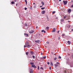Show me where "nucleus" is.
Listing matches in <instances>:
<instances>
[{
	"mask_svg": "<svg viewBox=\"0 0 73 73\" xmlns=\"http://www.w3.org/2000/svg\"><path fill=\"white\" fill-rule=\"evenodd\" d=\"M67 61H69V59H67Z\"/></svg>",
	"mask_w": 73,
	"mask_h": 73,
	"instance_id": "obj_44",
	"label": "nucleus"
},
{
	"mask_svg": "<svg viewBox=\"0 0 73 73\" xmlns=\"http://www.w3.org/2000/svg\"><path fill=\"white\" fill-rule=\"evenodd\" d=\"M49 62H47V64H48V65H49Z\"/></svg>",
	"mask_w": 73,
	"mask_h": 73,
	"instance_id": "obj_43",
	"label": "nucleus"
},
{
	"mask_svg": "<svg viewBox=\"0 0 73 73\" xmlns=\"http://www.w3.org/2000/svg\"><path fill=\"white\" fill-rule=\"evenodd\" d=\"M24 26L25 27H27V24L26 23H25Z\"/></svg>",
	"mask_w": 73,
	"mask_h": 73,
	"instance_id": "obj_18",
	"label": "nucleus"
},
{
	"mask_svg": "<svg viewBox=\"0 0 73 73\" xmlns=\"http://www.w3.org/2000/svg\"><path fill=\"white\" fill-rule=\"evenodd\" d=\"M44 33H45L46 32L45 31H44Z\"/></svg>",
	"mask_w": 73,
	"mask_h": 73,
	"instance_id": "obj_47",
	"label": "nucleus"
},
{
	"mask_svg": "<svg viewBox=\"0 0 73 73\" xmlns=\"http://www.w3.org/2000/svg\"><path fill=\"white\" fill-rule=\"evenodd\" d=\"M35 41L36 43H39L40 42V41L39 40H35Z\"/></svg>",
	"mask_w": 73,
	"mask_h": 73,
	"instance_id": "obj_6",
	"label": "nucleus"
},
{
	"mask_svg": "<svg viewBox=\"0 0 73 73\" xmlns=\"http://www.w3.org/2000/svg\"><path fill=\"white\" fill-rule=\"evenodd\" d=\"M61 21H62V22H63V21H64V19H62L61 20Z\"/></svg>",
	"mask_w": 73,
	"mask_h": 73,
	"instance_id": "obj_21",
	"label": "nucleus"
},
{
	"mask_svg": "<svg viewBox=\"0 0 73 73\" xmlns=\"http://www.w3.org/2000/svg\"><path fill=\"white\" fill-rule=\"evenodd\" d=\"M33 59H35V56L34 55L33 56Z\"/></svg>",
	"mask_w": 73,
	"mask_h": 73,
	"instance_id": "obj_19",
	"label": "nucleus"
},
{
	"mask_svg": "<svg viewBox=\"0 0 73 73\" xmlns=\"http://www.w3.org/2000/svg\"><path fill=\"white\" fill-rule=\"evenodd\" d=\"M37 26L36 27V29H37Z\"/></svg>",
	"mask_w": 73,
	"mask_h": 73,
	"instance_id": "obj_55",
	"label": "nucleus"
},
{
	"mask_svg": "<svg viewBox=\"0 0 73 73\" xmlns=\"http://www.w3.org/2000/svg\"><path fill=\"white\" fill-rule=\"evenodd\" d=\"M72 57H73V56L72 55Z\"/></svg>",
	"mask_w": 73,
	"mask_h": 73,
	"instance_id": "obj_57",
	"label": "nucleus"
},
{
	"mask_svg": "<svg viewBox=\"0 0 73 73\" xmlns=\"http://www.w3.org/2000/svg\"><path fill=\"white\" fill-rule=\"evenodd\" d=\"M59 1H61V0H59Z\"/></svg>",
	"mask_w": 73,
	"mask_h": 73,
	"instance_id": "obj_49",
	"label": "nucleus"
},
{
	"mask_svg": "<svg viewBox=\"0 0 73 73\" xmlns=\"http://www.w3.org/2000/svg\"><path fill=\"white\" fill-rule=\"evenodd\" d=\"M42 7V6H40V7Z\"/></svg>",
	"mask_w": 73,
	"mask_h": 73,
	"instance_id": "obj_51",
	"label": "nucleus"
},
{
	"mask_svg": "<svg viewBox=\"0 0 73 73\" xmlns=\"http://www.w3.org/2000/svg\"><path fill=\"white\" fill-rule=\"evenodd\" d=\"M67 42L68 44L69 45H70V44H71V43L69 41H68Z\"/></svg>",
	"mask_w": 73,
	"mask_h": 73,
	"instance_id": "obj_14",
	"label": "nucleus"
},
{
	"mask_svg": "<svg viewBox=\"0 0 73 73\" xmlns=\"http://www.w3.org/2000/svg\"><path fill=\"white\" fill-rule=\"evenodd\" d=\"M54 67L55 68H56V67H57L58 66V65L57 64H55L54 65Z\"/></svg>",
	"mask_w": 73,
	"mask_h": 73,
	"instance_id": "obj_9",
	"label": "nucleus"
},
{
	"mask_svg": "<svg viewBox=\"0 0 73 73\" xmlns=\"http://www.w3.org/2000/svg\"><path fill=\"white\" fill-rule=\"evenodd\" d=\"M56 64H58V65H59L60 64V63L58 62H57Z\"/></svg>",
	"mask_w": 73,
	"mask_h": 73,
	"instance_id": "obj_29",
	"label": "nucleus"
},
{
	"mask_svg": "<svg viewBox=\"0 0 73 73\" xmlns=\"http://www.w3.org/2000/svg\"><path fill=\"white\" fill-rule=\"evenodd\" d=\"M32 67H33V68H36V67L34 64L32 65Z\"/></svg>",
	"mask_w": 73,
	"mask_h": 73,
	"instance_id": "obj_4",
	"label": "nucleus"
},
{
	"mask_svg": "<svg viewBox=\"0 0 73 73\" xmlns=\"http://www.w3.org/2000/svg\"><path fill=\"white\" fill-rule=\"evenodd\" d=\"M39 73H40L39 72Z\"/></svg>",
	"mask_w": 73,
	"mask_h": 73,
	"instance_id": "obj_59",
	"label": "nucleus"
},
{
	"mask_svg": "<svg viewBox=\"0 0 73 73\" xmlns=\"http://www.w3.org/2000/svg\"><path fill=\"white\" fill-rule=\"evenodd\" d=\"M51 66H53V63L52 62H50V64Z\"/></svg>",
	"mask_w": 73,
	"mask_h": 73,
	"instance_id": "obj_13",
	"label": "nucleus"
},
{
	"mask_svg": "<svg viewBox=\"0 0 73 73\" xmlns=\"http://www.w3.org/2000/svg\"><path fill=\"white\" fill-rule=\"evenodd\" d=\"M51 53L52 54H53V52H51Z\"/></svg>",
	"mask_w": 73,
	"mask_h": 73,
	"instance_id": "obj_45",
	"label": "nucleus"
},
{
	"mask_svg": "<svg viewBox=\"0 0 73 73\" xmlns=\"http://www.w3.org/2000/svg\"><path fill=\"white\" fill-rule=\"evenodd\" d=\"M68 28H70V25H68Z\"/></svg>",
	"mask_w": 73,
	"mask_h": 73,
	"instance_id": "obj_30",
	"label": "nucleus"
},
{
	"mask_svg": "<svg viewBox=\"0 0 73 73\" xmlns=\"http://www.w3.org/2000/svg\"><path fill=\"white\" fill-rule=\"evenodd\" d=\"M44 30H43L41 31L42 32H43Z\"/></svg>",
	"mask_w": 73,
	"mask_h": 73,
	"instance_id": "obj_38",
	"label": "nucleus"
},
{
	"mask_svg": "<svg viewBox=\"0 0 73 73\" xmlns=\"http://www.w3.org/2000/svg\"><path fill=\"white\" fill-rule=\"evenodd\" d=\"M49 69L50 70H51V67H50Z\"/></svg>",
	"mask_w": 73,
	"mask_h": 73,
	"instance_id": "obj_34",
	"label": "nucleus"
},
{
	"mask_svg": "<svg viewBox=\"0 0 73 73\" xmlns=\"http://www.w3.org/2000/svg\"><path fill=\"white\" fill-rule=\"evenodd\" d=\"M72 31H73V29H72Z\"/></svg>",
	"mask_w": 73,
	"mask_h": 73,
	"instance_id": "obj_53",
	"label": "nucleus"
},
{
	"mask_svg": "<svg viewBox=\"0 0 73 73\" xmlns=\"http://www.w3.org/2000/svg\"><path fill=\"white\" fill-rule=\"evenodd\" d=\"M47 18L48 19V21H49V19H48V16H47Z\"/></svg>",
	"mask_w": 73,
	"mask_h": 73,
	"instance_id": "obj_37",
	"label": "nucleus"
},
{
	"mask_svg": "<svg viewBox=\"0 0 73 73\" xmlns=\"http://www.w3.org/2000/svg\"><path fill=\"white\" fill-rule=\"evenodd\" d=\"M60 36H59L58 38V40H60Z\"/></svg>",
	"mask_w": 73,
	"mask_h": 73,
	"instance_id": "obj_24",
	"label": "nucleus"
},
{
	"mask_svg": "<svg viewBox=\"0 0 73 73\" xmlns=\"http://www.w3.org/2000/svg\"><path fill=\"white\" fill-rule=\"evenodd\" d=\"M26 55H28V54L29 53L28 52H26Z\"/></svg>",
	"mask_w": 73,
	"mask_h": 73,
	"instance_id": "obj_22",
	"label": "nucleus"
},
{
	"mask_svg": "<svg viewBox=\"0 0 73 73\" xmlns=\"http://www.w3.org/2000/svg\"><path fill=\"white\" fill-rule=\"evenodd\" d=\"M44 9H45V7H42L41 8V9L42 10Z\"/></svg>",
	"mask_w": 73,
	"mask_h": 73,
	"instance_id": "obj_25",
	"label": "nucleus"
},
{
	"mask_svg": "<svg viewBox=\"0 0 73 73\" xmlns=\"http://www.w3.org/2000/svg\"><path fill=\"white\" fill-rule=\"evenodd\" d=\"M68 23H69V22H70V21H68Z\"/></svg>",
	"mask_w": 73,
	"mask_h": 73,
	"instance_id": "obj_50",
	"label": "nucleus"
},
{
	"mask_svg": "<svg viewBox=\"0 0 73 73\" xmlns=\"http://www.w3.org/2000/svg\"><path fill=\"white\" fill-rule=\"evenodd\" d=\"M56 32V29L54 28L53 30L52 31V32Z\"/></svg>",
	"mask_w": 73,
	"mask_h": 73,
	"instance_id": "obj_3",
	"label": "nucleus"
},
{
	"mask_svg": "<svg viewBox=\"0 0 73 73\" xmlns=\"http://www.w3.org/2000/svg\"><path fill=\"white\" fill-rule=\"evenodd\" d=\"M72 11L71 10V9H69L68 10V12H69V13H70Z\"/></svg>",
	"mask_w": 73,
	"mask_h": 73,
	"instance_id": "obj_8",
	"label": "nucleus"
},
{
	"mask_svg": "<svg viewBox=\"0 0 73 73\" xmlns=\"http://www.w3.org/2000/svg\"><path fill=\"white\" fill-rule=\"evenodd\" d=\"M49 29V28L48 27H46V29Z\"/></svg>",
	"mask_w": 73,
	"mask_h": 73,
	"instance_id": "obj_15",
	"label": "nucleus"
},
{
	"mask_svg": "<svg viewBox=\"0 0 73 73\" xmlns=\"http://www.w3.org/2000/svg\"><path fill=\"white\" fill-rule=\"evenodd\" d=\"M29 44V43L28 42H26V43L25 44L27 46V48H30V45L28 44Z\"/></svg>",
	"mask_w": 73,
	"mask_h": 73,
	"instance_id": "obj_1",
	"label": "nucleus"
},
{
	"mask_svg": "<svg viewBox=\"0 0 73 73\" xmlns=\"http://www.w3.org/2000/svg\"><path fill=\"white\" fill-rule=\"evenodd\" d=\"M62 36H65V34H63L62 35Z\"/></svg>",
	"mask_w": 73,
	"mask_h": 73,
	"instance_id": "obj_39",
	"label": "nucleus"
},
{
	"mask_svg": "<svg viewBox=\"0 0 73 73\" xmlns=\"http://www.w3.org/2000/svg\"><path fill=\"white\" fill-rule=\"evenodd\" d=\"M33 4H35V3H33Z\"/></svg>",
	"mask_w": 73,
	"mask_h": 73,
	"instance_id": "obj_54",
	"label": "nucleus"
},
{
	"mask_svg": "<svg viewBox=\"0 0 73 73\" xmlns=\"http://www.w3.org/2000/svg\"><path fill=\"white\" fill-rule=\"evenodd\" d=\"M24 35L25 36H28L29 35L27 33H25Z\"/></svg>",
	"mask_w": 73,
	"mask_h": 73,
	"instance_id": "obj_10",
	"label": "nucleus"
},
{
	"mask_svg": "<svg viewBox=\"0 0 73 73\" xmlns=\"http://www.w3.org/2000/svg\"><path fill=\"white\" fill-rule=\"evenodd\" d=\"M38 70H39V66H38Z\"/></svg>",
	"mask_w": 73,
	"mask_h": 73,
	"instance_id": "obj_46",
	"label": "nucleus"
},
{
	"mask_svg": "<svg viewBox=\"0 0 73 73\" xmlns=\"http://www.w3.org/2000/svg\"><path fill=\"white\" fill-rule=\"evenodd\" d=\"M11 3L12 4H15V2L13 1H12L11 2Z\"/></svg>",
	"mask_w": 73,
	"mask_h": 73,
	"instance_id": "obj_20",
	"label": "nucleus"
},
{
	"mask_svg": "<svg viewBox=\"0 0 73 73\" xmlns=\"http://www.w3.org/2000/svg\"><path fill=\"white\" fill-rule=\"evenodd\" d=\"M64 73H67V72H66V71H64Z\"/></svg>",
	"mask_w": 73,
	"mask_h": 73,
	"instance_id": "obj_40",
	"label": "nucleus"
},
{
	"mask_svg": "<svg viewBox=\"0 0 73 73\" xmlns=\"http://www.w3.org/2000/svg\"><path fill=\"white\" fill-rule=\"evenodd\" d=\"M58 58L59 59H61V56H59Z\"/></svg>",
	"mask_w": 73,
	"mask_h": 73,
	"instance_id": "obj_27",
	"label": "nucleus"
},
{
	"mask_svg": "<svg viewBox=\"0 0 73 73\" xmlns=\"http://www.w3.org/2000/svg\"><path fill=\"white\" fill-rule=\"evenodd\" d=\"M70 54H68V55H69Z\"/></svg>",
	"mask_w": 73,
	"mask_h": 73,
	"instance_id": "obj_58",
	"label": "nucleus"
},
{
	"mask_svg": "<svg viewBox=\"0 0 73 73\" xmlns=\"http://www.w3.org/2000/svg\"><path fill=\"white\" fill-rule=\"evenodd\" d=\"M30 73H33V71H32V69H31L30 70Z\"/></svg>",
	"mask_w": 73,
	"mask_h": 73,
	"instance_id": "obj_11",
	"label": "nucleus"
},
{
	"mask_svg": "<svg viewBox=\"0 0 73 73\" xmlns=\"http://www.w3.org/2000/svg\"><path fill=\"white\" fill-rule=\"evenodd\" d=\"M45 13V11L43 10L42 11V14H44Z\"/></svg>",
	"mask_w": 73,
	"mask_h": 73,
	"instance_id": "obj_7",
	"label": "nucleus"
},
{
	"mask_svg": "<svg viewBox=\"0 0 73 73\" xmlns=\"http://www.w3.org/2000/svg\"><path fill=\"white\" fill-rule=\"evenodd\" d=\"M34 32V31H33V30H32V31H31L29 33H33Z\"/></svg>",
	"mask_w": 73,
	"mask_h": 73,
	"instance_id": "obj_12",
	"label": "nucleus"
},
{
	"mask_svg": "<svg viewBox=\"0 0 73 73\" xmlns=\"http://www.w3.org/2000/svg\"><path fill=\"white\" fill-rule=\"evenodd\" d=\"M41 4H42V5H44V2H41Z\"/></svg>",
	"mask_w": 73,
	"mask_h": 73,
	"instance_id": "obj_17",
	"label": "nucleus"
},
{
	"mask_svg": "<svg viewBox=\"0 0 73 73\" xmlns=\"http://www.w3.org/2000/svg\"><path fill=\"white\" fill-rule=\"evenodd\" d=\"M71 7H72V8H73V5H71Z\"/></svg>",
	"mask_w": 73,
	"mask_h": 73,
	"instance_id": "obj_41",
	"label": "nucleus"
},
{
	"mask_svg": "<svg viewBox=\"0 0 73 73\" xmlns=\"http://www.w3.org/2000/svg\"><path fill=\"white\" fill-rule=\"evenodd\" d=\"M26 47H27V46L26 45L24 46V48H26Z\"/></svg>",
	"mask_w": 73,
	"mask_h": 73,
	"instance_id": "obj_36",
	"label": "nucleus"
},
{
	"mask_svg": "<svg viewBox=\"0 0 73 73\" xmlns=\"http://www.w3.org/2000/svg\"><path fill=\"white\" fill-rule=\"evenodd\" d=\"M46 44H49V42H46Z\"/></svg>",
	"mask_w": 73,
	"mask_h": 73,
	"instance_id": "obj_33",
	"label": "nucleus"
},
{
	"mask_svg": "<svg viewBox=\"0 0 73 73\" xmlns=\"http://www.w3.org/2000/svg\"><path fill=\"white\" fill-rule=\"evenodd\" d=\"M30 64H31V65H32V64H34V63H33V62H31L30 63Z\"/></svg>",
	"mask_w": 73,
	"mask_h": 73,
	"instance_id": "obj_31",
	"label": "nucleus"
},
{
	"mask_svg": "<svg viewBox=\"0 0 73 73\" xmlns=\"http://www.w3.org/2000/svg\"><path fill=\"white\" fill-rule=\"evenodd\" d=\"M60 31H58V32H57V33H59V32Z\"/></svg>",
	"mask_w": 73,
	"mask_h": 73,
	"instance_id": "obj_48",
	"label": "nucleus"
},
{
	"mask_svg": "<svg viewBox=\"0 0 73 73\" xmlns=\"http://www.w3.org/2000/svg\"><path fill=\"white\" fill-rule=\"evenodd\" d=\"M42 52H41V55H42Z\"/></svg>",
	"mask_w": 73,
	"mask_h": 73,
	"instance_id": "obj_52",
	"label": "nucleus"
},
{
	"mask_svg": "<svg viewBox=\"0 0 73 73\" xmlns=\"http://www.w3.org/2000/svg\"><path fill=\"white\" fill-rule=\"evenodd\" d=\"M57 59V58L55 57L54 59V60H56Z\"/></svg>",
	"mask_w": 73,
	"mask_h": 73,
	"instance_id": "obj_23",
	"label": "nucleus"
},
{
	"mask_svg": "<svg viewBox=\"0 0 73 73\" xmlns=\"http://www.w3.org/2000/svg\"><path fill=\"white\" fill-rule=\"evenodd\" d=\"M63 1L64 3V5H66L67 4V3H68V1Z\"/></svg>",
	"mask_w": 73,
	"mask_h": 73,
	"instance_id": "obj_2",
	"label": "nucleus"
},
{
	"mask_svg": "<svg viewBox=\"0 0 73 73\" xmlns=\"http://www.w3.org/2000/svg\"><path fill=\"white\" fill-rule=\"evenodd\" d=\"M25 2L26 3V5H27V0H25Z\"/></svg>",
	"mask_w": 73,
	"mask_h": 73,
	"instance_id": "obj_16",
	"label": "nucleus"
},
{
	"mask_svg": "<svg viewBox=\"0 0 73 73\" xmlns=\"http://www.w3.org/2000/svg\"><path fill=\"white\" fill-rule=\"evenodd\" d=\"M30 53H31V56H33V54L34 53V52L33 51H31L30 52Z\"/></svg>",
	"mask_w": 73,
	"mask_h": 73,
	"instance_id": "obj_5",
	"label": "nucleus"
},
{
	"mask_svg": "<svg viewBox=\"0 0 73 73\" xmlns=\"http://www.w3.org/2000/svg\"><path fill=\"white\" fill-rule=\"evenodd\" d=\"M54 55H56V54H54Z\"/></svg>",
	"mask_w": 73,
	"mask_h": 73,
	"instance_id": "obj_56",
	"label": "nucleus"
},
{
	"mask_svg": "<svg viewBox=\"0 0 73 73\" xmlns=\"http://www.w3.org/2000/svg\"><path fill=\"white\" fill-rule=\"evenodd\" d=\"M40 69H42V70H43V68H42V67H41Z\"/></svg>",
	"mask_w": 73,
	"mask_h": 73,
	"instance_id": "obj_42",
	"label": "nucleus"
},
{
	"mask_svg": "<svg viewBox=\"0 0 73 73\" xmlns=\"http://www.w3.org/2000/svg\"><path fill=\"white\" fill-rule=\"evenodd\" d=\"M43 58H44V59H45V58H46V56H43Z\"/></svg>",
	"mask_w": 73,
	"mask_h": 73,
	"instance_id": "obj_28",
	"label": "nucleus"
},
{
	"mask_svg": "<svg viewBox=\"0 0 73 73\" xmlns=\"http://www.w3.org/2000/svg\"><path fill=\"white\" fill-rule=\"evenodd\" d=\"M25 10H27V8L25 7Z\"/></svg>",
	"mask_w": 73,
	"mask_h": 73,
	"instance_id": "obj_35",
	"label": "nucleus"
},
{
	"mask_svg": "<svg viewBox=\"0 0 73 73\" xmlns=\"http://www.w3.org/2000/svg\"><path fill=\"white\" fill-rule=\"evenodd\" d=\"M55 12H55V11H53L52 12V13H55Z\"/></svg>",
	"mask_w": 73,
	"mask_h": 73,
	"instance_id": "obj_32",
	"label": "nucleus"
},
{
	"mask_svg": "<svg viewBox=\"0 0 73 73\" xmlns=\"http://www.w3.org/2000/svg\"><path fill=\"white\" fill-rule=\"evenodd\" d=\"M67 17V16H65L64 17V19H65V18H66V17Z\"/></svg>",
	"mask_w": 73,
	"mask_h": 73,
	"instance_id": "obj_26",
	"label": "nucleus"
}]
</instances>
